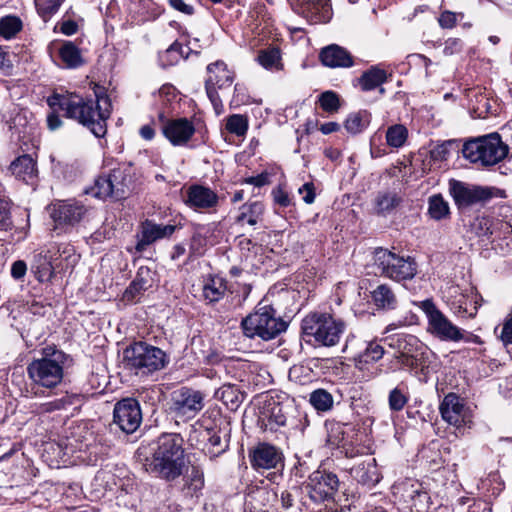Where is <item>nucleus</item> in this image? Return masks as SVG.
<instances>
[{
	"mask_svg": "<svg viewBox=\"0 0 512 512\" xmlns=\"http://www.w3.org/2000/svg\"><path fill=\"white\" fill-rule=\"evenodd\" d=\"M349 473L353 480L367 488L374 487L381 479L377 462L375 458L371 457H366L357 461L350 468Z\"/></svg>",
	"mask_w": 512,
	"mask_h": 512,
	"instance_id": "obj_22",
	"label": "nucleus"
},
{
	"mask_svg": "<svg viewBox=\"0 0 512 512\" xmlns=\"http://www.w3.org/2000/svg\"><path fill=\"white\" fill-rule=\"evenodd\" d=\"M176 230V226L172 224H157L152 220L146 219L139 227L137 233V243L135 250L142 253L146 248L158 240L169 238Z\"/></svg>",
	"mask_w": 512,
	"mask_h": 512,
	"instance_id": "obj_19",
	"label": "nucleus"
},
{
	"mask_svg": "<svg viewBox=\"0 0 512 512\" xmlns=\"http://www.w3.org/2000/svg\"><path fill=\"white\" fill-rule=\"evenodd\" d=\"M65 0H34L37 14L44 21H49L60 9Z\"/></svg>",
	"mask_w": 512,
	"mask_h": 512,
	"instance_id": "obj_47",
	"label": "nucleus"
},
{
	"mask_svg": "<svg viewBox=\"0 0 512 512\" xmlns=\"http://www.w3.org/2000/svg\"><path fill=\"white\" fill-rule=\"evenodd\" d=\"M241 326L247 337H257L264 341L276 338L287 329V323L276 315L271 305L261 304L242 320Z\"/></svg>",
	"mask_w": 512,
	"mask_h": 512,
	"instance_id": "obj_5",
	"label": "nucleus"
},
{
	"mask_svg": "<svg viewBox=\"0 0 512 512\" xmlns=\"http://www.w3.org/2000/svg\"><path fill=\"white\" fill-rule=\"evenodd\" d=\"M59 30L62 34L71 36L78 31V24L72 19H66L65 16L56 24L55 30Z\"/></svg>",
	"mask_w": 512,
	"mask_h": 512,
	"instance_id": "obj_57",
	"label": "nucleus"
},
{
	"mask_svg": "<svg viewBox=\"0 0 512 512\" xmlns=\"http://www.w3.org/2000/svg\"><path fill=\"white\" fill-rule=\"evenodd\" d=\"M182 444L183 438L180 434H162L157 440L152 457L147 458L146 470L167 481L180 477L185 468Z\"/></svg>",
	"mask_w": 512,
	"mask_h": 512,
	"instance_id": "obj_3",
	"label": "nucleus"
},
{
	"mask_svg": "<svg viewBox=\"0 0 512 512\" xmlns=\"http://www.w3.org/2000/svg\"><path fill=\"white\" fill-rule=\"evenodd\" d=\"M191 47L184 49L181 43L175 41L166 50L159 53V64L163 68L177 65L181 59L188 57Z\"/></svg>",
	"mask_w": 512,
	"mask_h": 512,
	"instance_id": "obj_36",
	"label": "nucleus"
},
{
	"mask_svg": "<svg viewBox=\"0 0 512 512\" xmlns=\"http://www.w3.org/2000/svg\"><path fill=\"white\" fill-rule=\"evenodd\" d=\"M54 261L60 259L64 264L62 268H69L76 265L79 255L76 254L74 246L69 243L57 245V251L52 254Z\"/></svg>",
	"mask_w": 512,
	"mask_h": 512,
	"instance_id": "obj_48",
	"label": "nucleus"
},
{
	"mask_svg": "<svg viewBox=\"0 0 512 512\" xmlns=\"http://www.w3.org/2000/svg\"><path fill=\"white\" fill-rule=\"evenodd\" d=\"M207 78L205 80L206 94L217 114L222 111L223 105L218 90L229 88L234 81V74L228 70L223 61H216L207 66Z\"/></svg>",
	"mask_w": 512,
	"mask_h": 512,
	"instance_id": "obj_12",
	"label": "nucleus"
},
{
	"mask_svg": "<svg viewBox=\"0 0 512 512\" xmlns=\"http://www.w3.org/2000/svg\"><path fill=\"white\" fill-rule=\"evenodd\" d=\"M85 193L98 199H114V192L111 184V179L108 175L99 176L94 184L85 190Z\"/></svg>",
	"mask_w": 512,
	"mask_h": 512,
	"instance_id": "obj_43",
	"label": "nucleus"
},
{
	"mask_svg": "<svg viewBox=\"0 0 512 512\" xmlns=\"http://www.w3.org/2000/svg\"><path fill=\"white\" fill-rule=\"evenodd\" d=\"M501 340L504 344H512V316L503 324Z\"/></svg>",
	"mask_w": 512,
	"mask_h": 512,
	"instance_id": "obj_63",
	"label": "nucleus"
},
{
	"mask_svg": "<svg viewBox=\"0 0 512 512\" xmlns=\"http://www.w3.org/2000/svg\"><path fill=\"white\" fill-rule=\"evenodd\" d=\"M23 28L22 20L15 15H7L0 19V36L5 39L14 38Z\"/></svg>",
	"mask_w": 512,
	"mask_h": 512,
	"instance_id": "obj_45",
	"label": "nucleus"
},
{
	"mask_svg": "<svg viewBox=\"0 0 512 512\" xmlns=\"http://www.w3.org/2000/svg\"><path fill=\"white\" fill-rule=\"evenodd\" d=\"M88 209L76 200L58 201L51 206V218L56 227L74 226L79 223Z\"/></svg>",
	"mask_w": 512,
	"mask_h": 512,
	"instance_id": "obj_18",
	"label": "nucleus"
},
{
	"mask_svg": "<svg viewBox=\"0 0 512 512\" xmlns=\"http://www.w3.org/2000/svg\"><path fill=\"white\" fill-rule=\"evenodd\" d=\"M387 80V71L382 69L379 65H373L361 74L358 78V84L364 92L379 88L380 94H384L385 89L382 85L387 82Z\"/></svg>",
	"mask_w": 512,
	"mask_h": 512,
	"instance_id": "obj_28",
	"label": "nucleus"
},
{
	"mask_svg": "<svg viewBox=\"0 0 512 512\" xmlns=\"http://www.w3.org/2000/svg\"><path fill=\"white\" fill-rule=\"evenodd\" d=\"M205 406V394L190 387H180L171 395L172 413L179 418L191 420L202 411Z\"/></svg>",
	"mask_w": 512,
	"mask_h": 512,
	"instance_id": "obj_11",
	"label": "nucleus"
},
{
	"mask_svg": "<svg viewBox=\"0 0 512 512\" xmlns=\"http://www.w3.org/2000/svg\"><path fill=\"white\" fill-rule=\"evenodd\" d=\"M48 104L53 109L57 107L63 111L67 118L87 127L96 137L105 135L106 120L111 113V101L106 94H96V99L75 93L55 94L48 99Z\"/></svg>",
	"mask_w": 512,
	"mask_h": 512,
	"instance_id": "obj_1",
	"label": "nucleus"
},
{
	"mask_svg": "<svg viewBox=\"0 0 512 512\" xmlns=\"http://www.w3.org/2000/svg\"><path fill=\"white\" fill-rule=\"evenodd\" d=\"M43 354V357L32 360L27 366L31 380L28 392L34 397L49 396L62 383L68 359L63 351L51 347L44 348Z\"/></svg>",
	"mask_w": 512,
	"mask_h": 512,
	"instance_id": "obj_2",
	"label": "nucleus"
},
{
	"mask_svg": "<svg viewBox=\"0 0 512 512\" xmlns=\"http://www.w3.org/2000/svg\"><path fill=\"white\" fill-rule=\"evenodd\" d=\"M428 213L432 219L442 220L449 216V204L441 194L432 195L428 200Z\"/></svg>",
	"mask_w": 512,
	"mask_h": 512,
	"instance_id": "obj_44",
	"label": "nucleus"
},
{
	"mask_svg": "<svg viewBox=\"0 0 512 512\" xmlns=\"http://www.w3.org/2000/svg\"><path fill=\"white\" fill-rule=\"evenodd\" d=\"M12 228L9 204L0 198V231H10Z\"/></svg>",
	"mask_w": 512,
	"mask_h": 512,
	"instance_id": "obj_56",
	"label": "nucleus"
},
{
	"mask_svg": "<svg viewBox=\"0 0 512 512\" xmlns=\"http://www.w3.org/2000/svg\"><path fill=\"white\" fill-rule=\"evenodd\" d=\"M338 487L337 475L326 470L312 472L305 486L309 498L316 504L332 501Z\"/></svg>",
	"mask_w": 512,
	"mask_h": 512,
	"instance_id": "obj_13",
	"label": "nucleus"
},
{
	"mask_svg": "<svg viewBox=\"0 0 512 512\" xmlns=\"http://www.w3.org/2000/svg\"><path fill=\"white\" fill-rule=\"evenodd\" d=\"M418 307L425 314L428 326L427 331L443 341L458 342L464 338L460 328L454 325L435 305L433 300L426 299L419 302Z\"/></svg>",
	"mask_w": 512,
	"mask_h": 512,
	"instance_id": "obj_9",
	"label": "nucleus"
},
{
	"mask_svg": "<svg viewBox=\"0 0 512 512\" xmlns=\"http://www.w3.org/2000/svg\"><path fill=\"white\" fill-rule=\"evenodd\" d=\"M375 273L396 282L411 280L417 274V264L411 257H405L388 249L374 251Z\"/></svg>",
	"mask_w": 512,
	"mask_h": 512,
	"instance_id": "obj_8",
	"label": "nucleus"
},
{
	"mask_svg": "<svg viewBox=\"0 0 512 512\" xmlns=\"http://www.w3.org/2000/svg\"><path fill=\"white\" fill-rule=\"evenodd\" d=\"M320 60L330 68H350L354 65L351 53L337 44H331L321 49Z\"/></svg>",
	"mask_w": 512,
	"mask_h": 512,
	"instance_id": "obj_26",
	"label": "nucleus"
},
{
	"mask_svg": "<svg viewBox=\"0 0 512 512\" xmlns=\"http://www.w3.org/2000/svg\"><path fill=\"white\" fill-rule=\"evenodd\" d=\"M207 443L205 444V450L209 454L210 458H214L222 454L228 448L226 441H222V438L218 431L213 429H204L199 432Z\"/></svg>",
	"mask_w": 512,
	"mask_h": 512,
	"instance_id": "obj_38",
	"label": "nucleus"
},
{
	"mask_svg": "<svg viewBox=\"0 0 512 512\" xmlns=\"http://www.w3.org/2000/svg\"><path fill=\"white\" fill-rule=\"evenodd\" d=\"M154 282V272L146 266H141L130 285L126 288L123 299L127 302H136L139 296Z\"/></svg>",
	"mask_w": 512,
	"mask_h": 512,
	"instance_id": "obj_27",
	"label": "nucleus"
},
{
	"mask_svg": "<svg viewBox=\"0 0 512 512\" xmlns=\"http://www.w3.org/2000/svg\"><path fill=\"white\" fill-rule=\"evenodd\" d=\"M27 271V265L24 261L18 260L12 264L11 275L14 279H21L24 277Z\"/></svg>",
	"mask_w": 512,
	"mask_h": 512,
	"instance_id": "obj_62",
	"label": "nucleus"
},
{
	"mask_svg": "<svg viewBox=\"0 0 512 512\" xmlns=\"http://www.w3.org/2000/svg\"><path fill=\"white\" fill-rule=\"evenodd\" d=\"M401 202V198L394 192L380 193L376 198L378 213L386 214L394 210Z\"/></svg>",
	"mask_w": 512,
	"mask_h": 512,
	"instance_id": "obj_50",
	"label": "nucleus"
},
{
	"mask_svg": "<svg viewBox=\"0 0 512 512\" xmlns=\"http://www.w3.org/2000/svg\"><path fill=\"white\" fill-rule=\"evenodd\" d=\"M274 202L281 207H288L291 205V198L289 194L282 188L277 187L272 191Z\"/></svg>",
	"mask_w": 512,
	"mask_h": 512,
	"instance_id": "obj_59",
	"label": "nucleus"
},
{
	"mask_svg": "<svg viewBox=\"0 0 512 512\" xmlns=\"http://www.w3.org/2000/svg\"><path fill=\"white\" fill-rule=\"evenodd\" d=\"M384 348L376 341L368 342L364 351L355 357V366L362 370L369 363L379 361L384 355Z\"/></svg>",
	"mask_w": 512,
	"mask_h": 512,
	"instance_id": "obj_39",
	"label": "nucleus"
},
{
	"mask_svg": "<svg viewBox=\"0 0 512 512\" xmlns=\"http://www.w3.org/2000/svg\"><path fill=\"white\" fill-rule=\"evenodd\" d=\"M495 189L468 184L451 179L449 181V193L458 210L463 211L477 204H485L494 196Z\"/></svg>",
	"mask_w": 512,
	"mask_h": 512,
	"instance_id": "obj_10",
	"label": "nucleus"
},
{
	"mask_svg": "<svg viewBox=\"0 0 512 512\" xmlns=\"http://www.w3.org/2000/svg\"><path fill=\"white\" fill-rule=\"evenodd\" d=\"M127 366L137 375L147 376L169 363L167 354L160 348L145 342H135L124 351Z\"/></svg>",
	"mask_w": 512,
	"mask_h": 512,
	"instance_id": "obj_7",
	"label": "nucleus"
},
{
	"mask_svg": "<svg viewBox=\"0 0 512 512\" xmlns=\"http://www.w3.org/2000/svg\"><path fill=\"white\" fill-rule=\"evenodd\" d=\"M408 138V130L402 124H395L390 126L386 131V141L390 147H402Z\"/></svg>",
	"mask_w": 512,
	"mask_h": 512,
	"instance_id": "obj_49",
	"label": "nucleus"
},
{
	"mask_svg": "<svg viewBox=\"0 0 512 512\" xmlns=\"http://www.w3.org/2000/svg\"><path fill=\"white\" fill-rule=\"evenodd\" d=\"M370 123V114L367 111H360L350 114L345 121V128L351 134L362 132Z\"/></svg>",
	"mask_w": 512,
	"mask_h": 512,
	"instance_id": "obj_46",
	"label": "nucleus"
},
{
	"mask_svg": "<svg viewBox=\"0 0 512 512\" xmlns=\"http://www.w3.org/2000/svg\"><path fill=\"white\" fill-rule=\"evenodd\" d=\"M204 488V473L197 467L192 466L190 473L185 477L183 490L187 496L198 497Z\"/></svg>",
	"mask_w": 512,
	"mask_h": 512,
	"instance_id": "obj_40",
	"label": "nucleus"
},
{
	"mask_svg": "<svg viewBox=\"0 0 512 512\" xmlns=\"http://www.w3.org/2000/svg\"><path fill=\"white\" fill-rule=\"evenodd\" d=\"M185 204L198 211L215 208L218 204V195L209 187L194 184L186 191Z\"/></svg>",
	"mask_w": 512,
	"mask_h": 512,
	"instance_id": "obj_24",
	"label": "nucleus"
},
{
	"mask_svg": "<svg viewBox=\"0 0 512 512\" xmlns=\"http://www.w3.org/2000/svg\"><path fill=\"white\" fill-rule=\"evenodd\" d=\"M135 173L132 166L113 169L109 173L114 192V199H125L135 187Z\"/></svg>",
	"mask_w": 512,
	"mask_h": 512,
	"instance_id": "obj_25",
	"label": "nucleus"
},
{
	"mask_svg": "<svg viewBox=\"0 0 512 512\" xmlns=\"http://www.w3.org/2000/svg\"><path fill=\"white\" fill-rule=\"evenodd\" d=\"M248 129L247 119L243 115L233 114L227 118L226 130L237 136H243Z\"/></svg>",
	"mask_w": 512,
	"mask_h": 512,
	"instance_id": "obj_51",
	"label": "nucleus"
},
{
	"mask_svg": "<svg viewBox=\"0 0 512 512\" xmlns=\"http://www.w3.org/2000/svg\"><path fill=\"white\" fill-rule=\"evenodd\" d=\"M302 332L320 345L331 347L339 343L346 323L329 313H311L302 320Z\"/></svg>",
	"mask_w": 512,
	"mask_h": 512,
	"instance_id": "obj_6",
	"label": "nucleus"
},
{
	"mask_svg": "<svg viewBox=\"0 0 512 512\" xmlns=\"http://www.w3.org/2000/svg\"><path fill=\"white\" fill-rule=\"evenodd\" d=\"M471 226L479 237H489L493 233L492 221L488 217H477Z\"/></svg>",
	"mask_w": 512,
	"mask_h": 512,
	"instance_id": "obj_54",
	"label": "nucleus"
},
{
	"mask_svg": "<svg viewBox=\"0 0 512 512\" xmlns=\"http://www.w3.org/2000/svg\"><path fill=\"white\" fill-rule=\"evenodd\" d=\"M226 288V281L222 277L209 274L202 279L201 297L209 304L218 302L223 298Z\"/></svg>",
	"mask_w": 512,
	"mask_h": 512,
	"instance_id": "obj_29",
	"label": "nucleus"
},
{
	"mask_svg": "<svg viewBox=\"0 0 512 512\" xmlns=\"http://www.w3.org/2000/svg\"><path fill=\"white\" fill-rule=\"evenodd\" d=\"M319 103L324 111L330 113L337 111L340 105L337 94L332 91L323 92L319 97Z\"/></svg>",
	"mask_w": 512,
	"mask_h": 512,
	"instance_id": "obj_53",
	"label": "nucleus"
},
{
	"mask_svg": "<svg viewBox=\"0 0 512 512\" xmlns=\"http://www.w3.org/2000/svg\"><path fill=\"white\" fill-rule=\"evenodd\" d=\"M263 213L264 205L261 202L255 201L245 203L239 209L236 222L241 225L248 224L250 226H255L257 223L262 221Z\"/></svg>",
	"mask_w": 512,
	"mask_h": 512,
	"instance_id": "obj_35",
	"label": "nucleus"
},
{
	"mask_svg": "<svg viewBox=\"0 0 512 512\" xmlns=\"http://www.w3.org/2000/svg\"><path fill=\"white\" fill-rule=\"evenodd\" d=\"M463 157L471 163L489 167L503 161L509 154V146L494 132L466 141L462 148Z\"/></svg>",
	"mask_w": 512,
	"mask_h": 512,
	"instance_id": "obj_4",
	"label": "nucleus"
},
{
	"mask_svg": "<svg viewBox=\"0 0 512 512\" xmlns=\"http://www.w3.org/2000/svg\"><path fill=\"white\" fill-rule=\"evenodd\" d=\"M463 17V13H455L449 10H445L440 14L438 23L443 29H452L457 24V21L463 19Z\"/></svg>",
	"mask_w": 512,
	"mask_h": 512,
	"instance_id": "obj_55",
	"label": "nucleus"
},
{
	"mask_svg": "<svg viewBox=\"0 0 512 512\" xmlns=\"http://www.w3.org/2000/svg\"><path fill=\"white\" fill-rule=\"evenodd\" d=\"M163 135L173 146H184L195 133L193 123L187 118L166 121L161 127Z\"/></svg>",
	"mask_w": 512,
	"mask_h": 512,
	"instance_id": "obj_21",
	"label": "nucleus"
},
{
	"mask_svg": "<svg viewBox=\"0 0 512 512\" xmlns=\"http://www.w3.org/2000/svg\"><path fill=\"white\" fill-rule=\"evenodd\" d=\"M206 245V237L200 232L194 233L191 239L190 250L195 255L203 254V248Z\"/></svg>",
	"mask_w": 512,
	"mask_h": 512,
	"instance_id": "obj_58",
	"label": "nucleus"
},
{
	"mask_svg": "<svg viewBox=\"0 0 512 512\" xmlns=\"http://www.w3.org/2000/svg\"><path fill=\"white\" fill-rule=\"evenodd\" d=\"M442 419L456 428L470 426L472 412L465 401L455 393L447 394L439 407Z\"/></svg>",
	"mask_w": 512,
	"mask_h": 512,
	"instance_id": "obj_16",
	"label": "nucleus"
},
{
	"mask_svg": "<svg viewBox=\"0 0 512 512\" xmlns=\"http://www.w3.org/2000/svg\"><path fill=\"white\" fill-rule=\"evenodd\" d=\"M258 63L267 70H281L283 64L281 62V52L277 47H269L258 52Z\"/></svg>",
	"mask_w": 512,
	"mask_h": 512,
	"instance_id": "obj_41",
	"label": "nucleus"
},
{
	"mask_svg": "<svg viewBox=\"0 0 512 512\" xmlns=\"http://www.w3.org/2000/svg\"><path fill=\"white\" fill-rule=\"evenodd\" d=\"M371 298L378 309L393 310L397 307L398 300L392 288L387 284L378 285L372 292Z\"/></svg>",
	"mask_w": 512,
	"mask_h": 512,
	"instance_id": "obj_33",
	"label": "nucleus"
},
{
	"mask_svg": "<svg viewBox=\"0 0 512 512\" xmlns=\"http://www.w3.org/2000/svg\"><path fill=\"white\" fill-rule=\"evenodd\" d=\"M291 8L311 24L326 23L332 12L329 0H288Z\"/></svg>",
	"mask_w": 512,
	"mask_h": 512,
	"instance_id": "obj_17",
	"label": "nucleus"
},
{
	"mask_svg": "<svg viewBox=\"0 0 512 512\" xmlns=\"http://www.w3.org/2000/svg\"><path fill=\"white\" fill-rule=\"evenodd\" d=\"M282 459L281 450L268 443H259L250 453V462L255 469L276 468Z\"/></svg>",
	"mask_w": 512,
	"mask_h": 512,
	"instance_id": "obj_23",
	"label": "nucleus"
},
{
	"mask_svg": "<svg viewBox=\"0 0 512 512\" xmlns=\"http://www.w3.org/2000/svg\"><path fill=\"white\" fill-rule=\"evenodd\" d=\"M353 430L347 424L331 423L327 426V442L332 447H343L352 444Z\"/></svg>",
	"mask_w": 512,
	"mask_h": 512,
	"instance_id": "obj_30",
	"label": "nucleus"
},
{
	"mask_svg": "<svg viewBox=\"0 0 512 512\" xmlns=\"http://www.w3.org/2000/svg\"><path fill=\"white\" fill-rule=\"evenodd\" d=\"M215 397L231 411H235L244 399V394L235 386L225 384L215 392Z\"/></svg>",
	"mask_w": 512,
	"mask_h": 512,
	"instance_id": "obj_37",
	"label": "nucleus"
},
{
	"mask_svg": "<svg viewBox=\"0 0 512 512\" xmlns=\"http://www.w3.org/2000/svg\"><path fill=\"white\" fill-rule=\"evenodd\" d=\"M408 402L407 394L399 387L393 388L388 396L389 409L393 412L401 411Z\"/></svg>",
	"mask_w": 512,
	"mask_h": 512,
	"instance_id": "obj_52",
	"label": "nucleus"
},
{
	"mask_svg": "<svg viewBox=\"0 0 512 512\" xmlns=\"http://www.w3.org/2000/svg\"><path fill=\"white\" fill-rule=\"evenodd\" d=\"M10 170L16 178L25 183H32L37 173L36 163L30 155H22L15 159L10 165Z\"/></svg>",
	"mask_w": 512,
	"mask_h": 512,
	"instance_id": "obj_32",
	"label": "nucleus"
},
{
	"mask_svg": "<svg viewBox=\"0 0 512 512\" xmlns=\"http://www.w3.org/2000/svg\"><path fill=\"white\" fill-rule=\"evenodd\" d=\"M389 345L398 350L397 359L408 368H416L422 363L424 346L416 336L400 334L390 339Z\"/></svg>",
	"mask_w": 512,
	"mask_h": 512,
	"instance_id": "obj_15",
	"label": "nucleus"
},
{
	"mask_svg": "<svg viewBox=\"0 0 512 512\" xmlns=\"http://www.w3.org/2000/svg\"><path fill=\"white\" fill-rule=\"evenodd\" d=\"M462 50V41L459 38H449L444 43L443 53L447 56L459 53Z\"/></svg>",
	"mask_w": 512,
	"mask_h": 512,
	"instance_id": "obj_61",
	"label": "nucleus"
},
{
	"mask_svg": "<svg viewBox=\"0 0 512 512\" xmlns=\"http://www.w3.org/2000/svg\"><path fill=\"white\" fill-rule=\"evenodd\" d=\"M142 423V411L134 398L116 402L113 409V425L126 434L134 433Z\"/></svg>",
	"mask_w": 512,
	"mask_h": 512,
	"instance_id": "obj_14",
	"label": "nucleus"
},
{
	"mask_svg": "<svg viewBox=\"0 0 512 512\" xmlns=\"http://www.w3.org/2000/svg\"><path fill=\"white\" fill-rule=\"evenodd\" d=\"M49 253H51V251H41L34 255L31 268L39 282H48L54 275L55 267L52 263L54 258L52 254L49 255Z\"/></svg>",
	"mask_w": 512,
	"mask_h": 512,
	"instance_id": "obj_31",
	"label": "nucleus"
},
{
	"mask_svg": "<svg viewBox=\"0 0 512 512\" xmlns=\"http://www.w3.org/2000/svg\"><path fill=\"white\" fill-rule=\"evenodd\" d=\"M169 3L175 10H178L186 15H192L194 12L193 7L189 4H186L183 0H169Z\"/></svg>",
	"mask_w": 512,
	"mask_h": 512,
	"instance_id": "obj_64",
	"label": "nucleus"
},
{
	"mask_svg": "<svg viewBox=\"0 0 512 512\" xmlns=\"http://www.w3.org/2000/svg\"><path fill=\"white\" fill-rule=\"evenodd\" d=\"M309 402L318 412H329L334 406L333 395L323 388L312 391L309 395Z\"/></svg>",
	"mask_w": 512,
	"mask_h": 512,
	"instance_id": "obj_42",
	"label": "nucleus"
},
{
	"mask_svg": "<svg viewBox=\"0 0 512 512\" xmlns=\"http://www.w3.org/2000/svg\"><path fill=\"white\" fill-rule=\"evenodd\" d=\"M292 406L270 399L266 401L263 408V427L265 431L276 432L278 428L286 426L288 414Z\"/></svg>",
	"mask_w": 512,
	"mask_h": 512,
	"instance_id": "obj_20",
	"label": "nucleus"
},
{
	"mask_svg": "<svg viewBox=\"0 0 512 512\" xmlns=\"http://www.w3.org/2000/svg\"><path fill=\"white\" fill-rule=\"evenodd\" d=\"M59 57L63 66L68 69H77L85 63L81 50L72 41H65L61 45Z\"/></svg>",
	"mask_w": 512,
	"mask_h": 512,
	"instance_id": "obj_34",
	"label": "nucleus"
},
{
	"mask_svg": "<svg viewBox=\"0 0 512 512\" xmlns=\"http://www.w3.org/2000/svg\"><path fill=\"white\" fill-rule=\"evenodd\" d=\"M298 192L300 195H302V199L306 204H312L315 200V188L313 183L308 182L303 184L299 189Z\"/></svg>",
	"mask_w": 512,
	"mask_h": 512,
	"instance_id": "obj_60",
	"label": "nucleus"
}]
</instances>
